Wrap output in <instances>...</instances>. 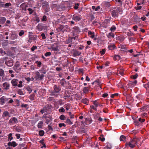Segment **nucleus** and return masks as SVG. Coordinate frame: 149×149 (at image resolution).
I'll list each match as a JSON object with an SVG mask.
<instances>
[{
  "label": "nucleus",
  "mask_w": 149,
  "mask_h": 149,
  "mask_svg": "<svg viewBox=\"0 0 149 149\" xmlns=\"http://www.w3.org/2000/svg\"><path fill=\"white\" fill-rule=\"evenodd\" d=\"M122 10L120 7L114 8L111 11V14L112 16L113 17H117L119 13Z\"/></svg>",
  "instance_id": "nucleus-1"
},
{
  "label": "nucleus",
  "mask_w": 149,
  "mask_h": 149,
  "mask_svg": "<svg viewBox=\"0 0 149 149\" xmlns=\"http://www.w3.org/2000/svg\"><path fill=\"white\" fill-rule=\"evenodd\" d=\"M54 90L52 91V95H53V93H59L60 91L61 90V88L59 85H55L53 87Z\"/></svg>",
  "instance_id": "nucleus-2"
},
{
  "label": "nucleus",
  "mask_w": 149,
  "mask_h": 149,
  "mask_svg": "<svg viewBox=\"0 0 149 149\" xmlns=\"http://www.w3.org/2000/svg\"><path fill=\"white\" fill-rule=\"evenodd\" d=\"M52 107V106L51 105L48 104L41 109L40 112L43 114L44 112H47L48 110L50 109Z\"/></svg>",
  "instance_id": "nucleus-3"
},
{
  "label": "nucleus",
  "mask_w": 149,
  "mask_h": 149,
  "mask_svg": "<svg viewBox=\"0 0 149 149\" xmlns=\"http://www.w3.org/2000/svg\"><path fill=\"white\" fill-rule=\"evenodd\" d=\"M53 8L55 10L61 11L63 10V8L61 5L58 4H55L53 5Z\"/></svg>",
  "instance_id": "nucleus-4"
},
{
  "label": "nucleus",
  "mask_w": 149,
  "mask_h": 149,
  "mask_svg": "<svg viewBox=\"0 0 149 149\" xmlns=\"http://www.w3.org/2000/svg\"><path fill=\"white\" fill-rule=\"evenodd\" d=\"M44 77V75L43 74H40V73L38 72H36V75L34 78L36 80H42L43 79Z\"/></svg>",
  "instance_id": "nucleus-5"
},
{
  "label": "nucleus",
  "mask_w": 149,
  "mask_h": 149,
  "mask_svg": "<svg viewBox=\"0 0 149 149\" xmlns=\"http://www.w3.org/2000/svg\"><path fill=\"white\" fill-rule=\"evenodd\" d=\"M71 52L74 57L79 56L81 53V52L77 51L75 49H73Z\"/></svg>",
  "instance_id": "nucleus-6"
},
{
  "label": "nucleus",
  "mask_w": 149,
  "mask_h": 149,
  "mask_svg": "<svg viewBox=\"0 0 149 149\" xmlns=\"http://www.w3.org/2000/svg\"><path fill=\"white\" fill-rule=\"evenodd\" d=\"M72 18V19L77 22L80 21L81 19V17L80 15H77L74 14Z\"/></svg>",
  "instance_id": "nucleus-7"
},
{
  "label": "nucleus",
  "mask_w": 149,
  "mask_h": 149,
  "mask_svg": "<svg viewBox=\"0 0 149 149\" xmlns=\"http://www.w3.org/2000/svg\"><path fill=\"white\" fill-rule=\"evenodd\" d=\"M58 45L56 44H54L52 45L50 49H52V50L54 51H58Z\"/></svg>",
  "instance_id": "nucleus-8"
},
{
  "label": "nucleus",
  "mask_w": 149,
  "mask_h": 149,
  "mask_svg": "<svg viewBox=\"0 0 149 149\" xmlns=\"http://www.w3.org/2000/svg\"><path fill=\"white\" fill-rule=\"evenodd\" d=\"M5 64L9 67H11L13 65V60L12 59H10L8 61H5Z\"/></svg>",
  "instance_id": "nucleus-9"
},
{
  "label": "nucleus",
  "mask_w": 149,
  "mask_h": 149,
  "mask_svg": "<svg viewBox=\"0 0 149 149\" xmlns=\"http://www.w3.org/2000/svg\"><path fill=\"white\" fill-rule=\"evenodd\" d=\"M17 122V120L15 117L11 118L9 121V123L11 125L12 123H16Z\"/></svg>",
  "instance_id": "nucleus-10"
},
{
  "label": "nucleus",
  "mask_w": 149,
  "mask_h": 149,
  "mask_svg": "<svg viewBox=\"0 0 149 149\" xmlns=\"http://www.w3.org/2000/svg\"><path fill=\"white\" fill-rule=\"evenodd\" d=\"M65 43L67 44L70 43L72 44H73L74 42L72 41V38L71 37H69L68 38L65 40Z\"/></svg>",
  "instance_id": "nucleus-11"
},
{
  "label": "nucleus",
  "mask_w": 149,
  "mask_h": 149,
  "mask_svg": "<svg viewBox=\"0 0 149 149\" xmlns=\"http://www.w3.org/2000/svg\"><path fill=\"white\" fill-rule=\"evenodd\" d=\"M18 80L16 79H13L11 81V84L13 86H17V84L18 83Z\"/></svg>",
  "instance_id": "nucleus-12"
},
{
  "label": "nucleus",
  "mask_w": 149,
  "mask_h": 149,
  "mask_svg": "<svg viewBox=\"0 0 149 149\" xmlns=\"http://www.w3.org/2000/svg\"><path fill=\"white\" fill-rule=\"evenodd\" d=\"M3 86L4 87V90H7L9 89L10 84L8 83L5 82L3 84Z\"/></svg>",
  "instance_id": "nucleus-13"
},
{
  "label": "nucleus",
  "mask_w": 149,
  "mask_h": 149,
  "mask_svg": "<svg viewBox=\"0 0 149 149\" xmlns=\"http://www.w3.org/2000/svg\"><path fill=\"white\" fill-rule=\"evenodd\" d=\"M72 29L73 30L72 31V33H78L80 32L79 27L78 26H74L73 28Z\"/></svg>",
  "instance_id": "nucleus-14"
},
{
  "label": "nucleus",
  "mask_w": 149,
  "mask_h": 149,
  "mask_svg": "<svg viewBox=\"0 0 149 149\" xmlns=\"http://www.w3.org/2000/svg\"><path fill=\"white\" fill-rule=\"evenodd\" d=\"M42 7L45 9L46 12H48L49 9V6L47 3L43 5Z\"/></svg>",
  "instance_id": "nucleus-15"
},
{
  "label": "nucleus",
  "mask_w": 149,
  "mask_h": 149,
  "mask_svg": "<svg viewBox=\"0 0 149 149\" xmlns=\"http://www.w3.org/2000/svg\"><path fill=\"white\" fill-rule=\"evenodd\" d=\"M116 48V46L114 44H110L108 47V49L110 50H113Z\"/></svg>",
  "instance_id": "nucleus-16"
},
{
  "label": "nucleus",
  "mask_w": 149,
  "mask_h": 149,
  "mask_svg": "<svg viewBox=\"0 0 149 149\" xmlns=\"http://www.w3.org/2000/svg\"><path fill=\"white\" fill-rule=\"evenodd\" d=\"M8 100V99H6L4 96H3L0 98V103L1 104H3L5 103V101Z\"/></svg>",
  "instance_id": "nucleus-17"
},
{
  "label": "nucleus",
  "mask_w": 149,
  "mask_h": 149,
  "mask_svg": "<svg viewBox=\"0 0 149 149\" xmlns=\"http://www.w3.org/2000/svg\"><path fill=\"white\" fill-rule=\"evenodd\" d=\"M37 29L39 31H42L44 28V26L42 25V24H38V26H36Z\"/></svg>",
  "instance_id": "nucleus-18"
},
{
  "label": "nucleus",
  "mask_w": 149,
  "mask_h": 149,
  "mask_svg": "<svg viewBox=\"0 0 149 149\" xmlns=\"http://www.w3.org/2000/svg\"><path fill=\"white\" fill-rule=\"evenodd\" d=\"M17 144L15 141H13L12 142H9L8 143V146H13L14 147H15L17 145Z\"/></svg>",
  "instance_id": "nucleus-19"
},
{
  "label": "nucleus",
  "mask_w": 149,
  "mask_h": 149,
  "mask_svg": "<svg viewBox=\"0 0 149 149\" xmlns=\"http://www.w3.org/2000/svg\"><path fill=\"white\" fill-rule=\"evenodd\" d=\"M2 116V117L4 118L6 116H8V117H10L9 112L7 111H5L3 113Z\"/></svg>",
  "instance_id": "nucleus-20"
},
{
  "label": "nucleus",
  "mask_w": 149,
  "mask_h": 149,
  "mask_svg": "<svg viewBox=\"0 0 149 149\" xmlns=\"http://www.w3.org/2000/svg\"><path fill=\"white\" fill-rule=\"evenodd\" d=\"M93 102L96 107H97L98 106L101 107L102 106V104H100L97 100L93 101Z\"/></svg>",
  "instance_id": "nucleus-21"
},
{
  "label": "nucleus",
  "mask_w": 149,
  "mask_h": 149,
  "mask_svg": "<svg viewBox=\"0 0 149 149\" xmlns=\"http://www.w3.org/2000/svg\"><path fill=\"white\" fill-rule=\"evenodd\" d=\"M81 102L86 105H88L89 103V100L86 98H83Z\"/></svg>",
  "instance_id": "nucleus-22"
},
{
  "label": "nucleus",
  "mask_w": 149,
  "mask_h": 149,
  "mask_svg": "<svg viewBox=\"0 0 149 149\" xmlns=\"http://www.w3.org/2000/svg\"><path fill=\"white\" fill-rule=\"evenodd\" d=\"M6 19L3 17H0V24H3L6 22Z\"/></svg>",
  "instance_id": "nucleus-23"
},
{
  "label": "nucleus",
  "mask_w": 149,
  "mask_h": 149,
  "mask_svg": "<svg viewBox=\"0 0 149 149\" xmlns=\"http://www.w3.org/2000/svg\"><path fill=\"white\" fill-rule=\"evenodd\" d=\"M113 74H112V73L111 72L109 71L107 73V75L108 77V78L109 79H111L113 78H112V75Z\"/></svg>",
  "instance_id": "nucleus-24"
},
{
  "label": "nucleus",
  "mask_w": 149,
  "mask_h": 149,
  "mask_svg": "<svg viewBox=\"0 0 149 149\" xmlns=\"http://www.w3.org/2000/svg\"><path fill=\"white\" fill-rule=\"evenodd\" d=\"M124 70L121 68L118 70L117 72L118 73V74H119L122 76H123L124 74Z\"/></svg>",
  "instance_id": "nucleus-25"
},
{
  "label": "nucleus",
  "mask_w": 149,
  "mask_h": 149,
  "mask_svg": "<svg viewBox=\"0 0 149 149\" xmlns=\"http://www.w3.org/2000/svg\"><path fill=\"white\" fill-rule=\"evenodd\" d=\"M88 35L90 36V37L92 38H94L95 36V33L94 32H92L91 31H89L88 32Z\"/></svg>",
  "instance_id": "nucleus-26"
},
{
  "label": "nucleus",
  "mask_w": 149,
  "mask_h": 149,
  "mask_svg": "<svg viewBox=\"0 0 149 149\" xmlns=\"http://www.w3.org/2000/svg\"><path fill=\"white\" fill-rule=\"evenodd\" d=\"M17 34L15 33H12L11 34L10 38L11 39L14 40L17 38Z\"/></svg>",
  "instance_id": "nucleus-27"
},
{
  "label": "nucleus",
  "mask_w": 149,
  "mask_h": 149,
  "mask_svg": "<svg viewBox=\"0 0 149 149\" xmlns=\"http://www.w3.org/2000/svg\"><path fill=\"white\" fill-rule=\"evenodd\" d=\"M52 117L51 116H49L46 119L45 123L48 124L52 120Z\"/></svg>",
  "instance_id": "nucleus-28"
},
{
  "label": "nucleus",
  "mask_w": 149,
  "mask_h": 149,
  "mask_svg": "<svg viewBox=\"0 0 149 149\" xmlns=\"http://www.w3.org/2000/svg\"><path fill=\"white\" fill-rule=\"evenodd\" d=\"M29 38L31 40H36L37 36H32L29 35Z\"/></svg>",
  "instance_id": "nucleus-29"
},
{
  "label": "nucleus",
  "mask_w": 149,
  "mask_h": 149,
  "mask_svg": "<svg viewBox=\"0 0 149 149\" xmlns=\"http://www.w3.org/2000/svg\"><path fill=\"white\" fill-rule=\"evenodd\" d=\"M134 21L135 22H139V20L141 18L139 17L137 15L134 16L133 17Z\"/></svg>",
  "instance_id": "nucleus-30"
},
{
  "label": "nucleus",
  "mask_w": 149,
  "mask_h": 149,
  "mask_svg": "<svg viewBox=\"0 0 149 149\" xmlns=\"http://www.w3.org/2000/svg\"><path fill=\"white\" fill-rule=\"evenodd\" d=\"M43 123L42 121H40L38 123V127L39 128H41L42 126L43 125Z\"/></svg>",
  "instance_id": "nucleus-31"
},
{
  "label": "nucleus",
  "mask_w": 149,
  "mask_h": 149,
  "mask_svg": "<svg viewBox=\"0 0 149 149\" xmlns=\"http://www.w3.org/2000/svg\"><path fill=\"white\" fill-rule=\"evenodd\" d=\"M20 7L22 8V10H24L26 7V4L25 3H22L20 5Z\"/></svg>",
  "instance_id": "nucleus-32"
},
{
  "label": "nucleus",
  "mask_w": 149,
  "mask_h": 149,
  "mask_svg": "<svg viewBox=\"0 0 149 149\" xmlns=\"http://www.w3.org/2000/svg\"><path fill=\"white\" fill-rule=\"evenodd\" d=\"M66 82V81L65 80V79H63L60 81V83L61 85L62 86H64L65 83Z\"/></svg>",
  "instance_id": "nucleus-33"
},
{
  "label": "nucleus",
  "mask_w": 149,
  "mask_h": 149,
  "mask_svg": "<svg viewBox=\"0 0 149 149\" xmlns=\"http://www.w3.org/2000/svg\"><path fill=\"white\" fill-rule=\"evenodd\" d=\"M111 148L112 146L109 143H108L104 148V149H111Z\"/></svg>",
  "instance_id": "nucleus-34"
},
{
  "label": "nucleus",
  "mask_w": 149,
  "mask_h": 149,
  "mask_svg": "<svg viewBox=\"0 0 149 149\" xmlns=\"http://www.w3.org/2000/svg\"><path fill=\"white\" fill-rule=\"evenodd\" d=\"M107 36L108 38H110L111 37L114 38V35L113 33H110L107 35Z\"/></svg>",
  "instance_id": "nucleus-35"
},
{
  "label": "nucleus",
  "mask_w": 149,
  "mask_h": 149,
  "mask_svg": "<svg viewBox=\"0 0 149 149\" xmlns=\"http://www.w3.org/2000/svg\"><path fill=\"white\" fill-rule=\"evenodd\" d=\"M128 145L131 148H133L135 146V145L134 144H132L131 142H129L128 143H127L126 144V145Z\"/></svg>",
  "instance_id": "nucleus-36"
},
{
  "label": "nucleus",
  "mask_w": 149,
  "mask_h": 149,
  "mask_svg": "<svg viewBox=\"0 0 149 149\" xmlns=\"http://www.w3.org/2000/svg\"><path fill=\"white\" fill-rule=\"evenodd\" d=\"M104 6L106 7L109 8L110 6L109 2L105 1L104 3Z\"/></svg>",
  "instance_id": "nucleus-37"
},
{
  "label": "nucleus",
  "mask_w": 149,
  "mask_h": 149,
  "mask_svg": "<svg viewBox=\"0 0 149 149\" xmlns=\"http://www.w3.org/2000/svg\"><path fill=\"white\" fill-rule=\"evenodd\" d=\"M65 123L68 124L69 125H72V123L71 121L68 118H67Z\"/></svg>",
  "instance_id": "nucleus-38"
},
{
  "label": "nucleus",
  "mask_w": 149,
  "mask_h": 149,
  "mask_svg": "<svg viewBox=\"0 0 149 149\" xmlns=\"http://www.w3.org/2000/svg\"><path fill=\"white\" fill-rule=\"evenodd\" d=\"M21 68L13 67V69L17 72H19L21 70Z\"/></svg>",
  "instance_id": "nucleus-39"
},
{
  "label": "nucleus",
  "mask_w": 149,
  "mask_h": 149,
  "mask_svg": "<svg viewBox=\"0 0 149 149\" xmlns=\"http://www.w3.org/2000/svg\"><path fill=\"white\" fill-rule=\"evenodd\" d=\"M120 56L118 55H115L114 56V60H119L120 59Z\"/></svg>",
  "instance_id": "nucleus-40"
},
{
  "label": "nucleus",
  "mask_w": 149,
  "mask_h": 149,
  "mask_svg": "<svg viewBox=\"0 0 149 149\" xmlns=\"http://www.w3.org/2000/svg\"><path fill=\"white\" fill-rule=\"evenodd\" d=\"M35 63L36 64H37V66L39 67H41V65L42 64L41 62L40 61H36Z\"/></svg>",
  "instance_id": "nucleus-41"
},
{
  "label": "nucleus",
  "mask_w": 149,
  "mask_h": 149,
  "mask_svg": "<svg viewBox=\"0 0 149 149\" xmlns=\"http://www.w3.org/2000/svg\"><path fill=\"white\" fill-rule=\"evenodd\" d=\"M12 136V133H10L9 134L8 136V139L9 141H10L13 139Z\"/></svg>",
  "instance_id": "nucleus-42"
},
{
  "label": "nucleus",
  "mask_w": 149,
  "mask_h": 149,
  "mask_svg": "<svg viewBox=\"0 0 149 149\" xmlns=\"http://www.w3.org/2000/svg\"><path fill=\"white\" fill-rule=\"evenodd\" d=\"M126 137L125 136L123 135H122L120 136V140L121 141H124L126 139Z\"/></svg>",
  "instance_id": "nucleus-43"
},
{
  "label": "nucleus",
  "mask_w": 149,
  "mask_h": 149,
  "mask_svg": "<svg viewBox=\"0 0 149 149\" xmlns=\"http://www.w3.org/2000/svg\"><path fill=\"white\" fill-rule=\"evenodd\" d=\"M58 29L62 31H65V29H64L63 26L61 24L59 25V26L58 27Z\"/></svg>",
  "instance_id": "nucleus-44"
},
{
  "label": "nucleus",
  "mask_w": 149,
  "mask_h": 149,
  "mask_svg": "<svg viewBox=\"0 0 149 149\" xmlns=\"http://www.w3.org/2000/svg\"><path fill=\"white\" fill-rule=\"evenodd\" d=\"M4 74V71L2 69H0V76H3Z\"/></svg>",
  "instance_id": "nucleus-45"
},
{
  "label": "nucleus",
  "mask_w": 149,
  "mask_h": 149,
  "mask_svg": "<svg viewBox=\"0 0 149 149\" xmlns=\"http://www.w3.org/2000/svg\"><path fill=\"white\" fill-rule=\"evenodd\" d=\"M35 94H31L29 97V98L30 99L32 100H35Z\"/></svg>",
  "instance_id": "nucleus-46"
},
{
  "label": "nucleus",
  "mask_w": 149,
  "mask_h": 149,
  "mask_svg": "<svg viewBox=\"0 0 149 149\" xmlns=\"http://www.w3.org/2000/svg\"><path fill=\"white\" fill-rule=\"evenodd\" d=\"M20 95H24V93H23L22 90L21 89H19L17 92Z\"/></svg>",
  "instance_id": "nucleus-47"
},
{
  "label": "nucleus",
  "mask_w": 149,
  "mask_h": 149,
  "mask_svg": "<svg viewBox=\"0 0 149 149\" xmlns=\"http://www.w3.org/2000/svg\"><path fill=\"white\" fill-rule=\"evenodd\" d=\"M116 28L114 26H112L110 29V30L112 32H113L116 30Z\"/></svg>",
  "instance_id": "nucleus-48"
},
{
  "label": "nucleus",
  "mask_w": 149,
  "mask_h": 149,
  "mask_svg": "<svg viewBox=\"0 0 149 149\" xmlns=\"http://www.w3.org/2000/svg\"><path fill=\"white\" fill-rule=\"evenodd\" d=\"M59 118L62 120H64L66 119L65 116L63 115H62L60 116Z\"/></svg>",
  "instance_id": "nucleus-49"
},
{
  "label": "nucleus",
  "mask_w": 149,
  "mask_h": 149,
  "mask_svg": "<svg viewBox=\"0 0 149 149\" xmlns=\"http://www.w3.org/2000/svg\"><path fill=\"white\" fill-rule=\"evenodd\" d=\"M147 108H148V106H146L142 107L140 109L142 111H144L146 110Z\"/></svg>",
  "instance_id": "nucleus-50"
},
{
  "label": "nucleus",
  "mask_w": 149,
  "mask_h": 149,
  "mask_svg": "<svg viewBox=\"0 0 149 149\" xmlns=\"http://www.w3.org/2000/svg\"><path fill=\"white\" fill-rule=\"evenodd\" d=\"M89 89L87 87H84L83 89V92L84 93H86L89 91Z\"/></svg>",
  "instance_id": "nucleus-51"
},
{
  "label": "nucleus",
  "mask_w": 149,
  "mask_h": 149,
  "mask_svg": "<svg viewBox=\"0 0 149 149\" xmlns=\"http://www.w3.org/2000/svg\"><path fill=\"white\" fill-rule=\"evenodd\" d=\"M47 20V16L46 15H43L42 19H41V21L42 22H45Z\"/></svg>",
  "instance_id": "nucleus-52"
},
{
  "label": "nucleus",
  "mask_w": 149,
  "mask_h": 149,
  "mask_svg": "<svg viewBox=\"0 0 149 149\" xmlns=\"http://www.w3.org/2000/svg\"><path fill=\"white\" fill-rule=\"evenodd\" d=\"M130 84L132 85H136L137 83V81L136 80H134V81H130Z\"/></svg>",
  "instance_id": "nucleus-53"
},
{
  "label": "nucleus",
  "mask_w": 149,
  "mask_h": 149,
  "mask_svg": "<svg viewBox=\"0 0 149 149\" xmlns=\"http://www.w3.org/2000/svg\"><path fill=\"white\" fill-rule=\"evenodd\" d=\"M44 134V132L43 130H40L39 132V135L40 136H43Z\"/></svg>",
  "instance_id": "nucleus-54"
},
{
  "label": "nucleus",
  "mask_w": 149,
  "mask_h": 149,
  "mask_svg": "<svg viewBox=\"0 0 149 149\" xmlns=\"http://www.w3.org/2000/svg\"><path fill=\"white\" fill-rule=\"evenodd\" d=\"M27 10L29 11V13L30 15L33 12V10L31 8H29Z\"/></svg>",
  "instance_id": "nucleus-55"
},
{
  "label": "nucleus",
  "mask_w": 149,
  "mask_h": 149,
  "mask_svg": "<svg viewBox=\"0 0 149 149\" xmlns=\"http://www.w3.org/2000/svg\"><path fill=\"white\" fill-rule=\"evenodd\" d=\"M139 140L138 139L135 138H134L133 139H132V141H133V142H135V143H134L136 144L138 142Z\"/></svg>",
  "instance_id": "nucleus-56"
},
{
  "label": "nucleus",
  "mask_w": 149,
  "mask_h": 149,
  "mask_svg": "<svg viewBox=\"0 0 149 149\" xmlns=\"http://www.w3.org/2000/svg\"><path fill=\"white\" fill-rule=\"evenodd\" d=\"M144 86L146 89L148 88H149V81L146 84H144Z\"/></svg>",
  "instance_id": "nucleus-57"
},
{
  "label": "nucleus",
  "mask_w": 149,
  "mask_h": 149,
  "mask_svg": "<svg viewBox=\"0 0 149 149\" xmlns=\"http://www.w3.org/2000/svg\"><path fill=\"white\" fill-rule=\"evenodd\" d=\"M138 76V74H137L136 73L135 75L131 76V78L132 79H135L137 78Z\"/></svg>",
  "instance_id": "nucleus-58"
},
{
  "label": "nucleus",
  "mask_w": 149,
  "mask_h": 149,
  "mask_svg": "<svg viewBox=\"0 0 149 149\" xmlns=\"http://www.w3.org/2000/svg\"><path fill=\"white\" fill-rule=\"evenodd\" d=\"M26 88L27 90L29 92V93H30L32 92V89L30 88L29 86H27Z\"/></svg>",
  "instance_id": "nucleus-59"
},
{
  "label": "nucleus",
  "mask_w": 149,
  "mask_h": 149,
  "mask_svg": "<svg viewBox=\"0 0 149 149\" xmlns=\"http://www.w3.org/2000/svg\"><path fill=\"white\" fill-rule=\"evenodd\" d=\"M24 31L23 30H21L20 31V32H19V35L20 36H22L24 34Z\"/></svg>",
  "instance_id": "nucleus-60"
},
{
  "label": "nucleus",
  "mask_w": 149,
  "mask_h": 149,
  "mask_svg": "<svg viewBox=\"0 0 149 149\" xmlns=\"http://www.w3.org/2000/svg\"><path fill=\"white\" fill-rule=\"evenodd\" d=\"M37 47L36 46H33L31 48V50L33 52L35 49H37Z\"/></svg>",
  "instance_id": "nucleus-61"
},
{
  "label": "nucleus",
  "mask_w": 149,
  "mask_h": 149,
  "mask_svg": "<svg viewBox=\"0 0 149 149\" xmlns=\"http://www.w3.org/2000/svg\"><path fill=\"white\" fill-rule=\"evenodd\" d=\"M35 20L37 22H39L40 21L39 17L37 16H36Z\"/></svg>",
  "instance_id": "nucleus-62"
},
{
  "label": "nucleus",
  "mask_w": 149,
  "mask_h": 149,
  "mask_svg": "<svg viewBox=\"0 0 149 149\" xmlns=\"http://www.w3.org/2000/svg\"><path fill=\"white\" fill-rule=\"evenodd\" d=\"M51 54L50 52H48L45 54V56H50Z\"/></svg>",
  "instance_id": "nucleus-63"
},
{
  "label": "nucleus",
  "mask_w": 149,
  "mask_h": 149,
  "mask_svg": "<svg viewBox=\"0 0 149 149\" xmlns=\"http://www.w3.org/2000/svg\"><path fill=\"white\" fill-rule=\"evenodd\" d=\"M105 50L104 49H103L102 50L100 51V53L101 54L103 55L105 53Z\"/></svg>",
  "instance_id": "nucleus-64"
}]
</instances>
